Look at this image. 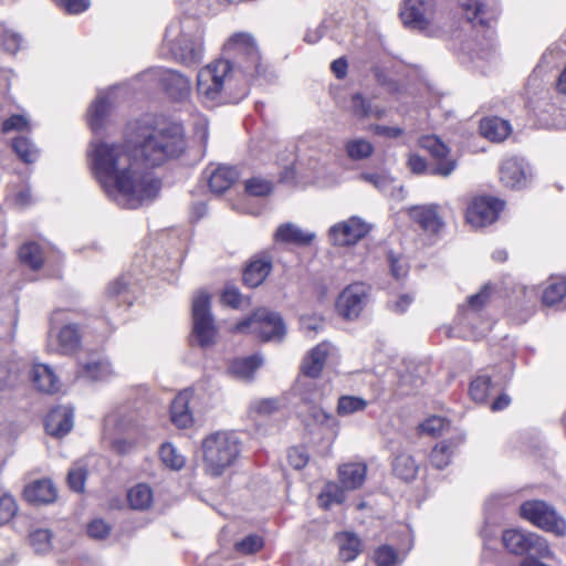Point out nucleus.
<instances>
[{"mask_svg":"<svg viewBox=\"0 0 566 566\" xmlns=\"http://www.w3.org/2000/svg\"><path fill=\"white\" fill-rule=\"evenodd\" d=\"M185 149L181 128H155L138 144H92L88 158L92 171L106 196L118 206L136 209L153 201L161 184L147 167H156Z\"/></svg>","mask_w":566,"mask_h":566,"instance_id":"f257e3e1","label":"nucleus"},{"mask_svg":"<svg viewBox=\"0 0 566 566\" xmlns=\"http://www.w3.org/2000/svg\"><path fill=\"white\" fill-rule=\"evenodd\" d=\"M248 84L227 59L209 63L197 74V92L206 104L238 102L248 93Z\"/></svg>","mask_w":566,"mask_h":566,"instance_id":"f03ea898","label":"nucleus"},{"mask_svg":"<svg viewBox=\"0 0 566 566\" xmlns=\"http://www.w3.org/2000/svg\"><path fill=\"white\" fill-rule=\"evenodd\" d=\"M164 46L185 65L198 64L203 56V29L193 17L172 20L166 29Z\"/></svg>","mask_w":566,"mask_h":566,"instance_id":"7ed1b4c3","label":"nucleus"},{"mask_svg":"<svg viewBox=\"0 0 566 566\" xmlns=\"http://www.w3.org/2000/svg\"><path fill=\"white\" fill-rule=\"evenodd\" d=\"M206 471L213 476L221 475L239 455V439L234 433L219 431L202 441Z\"/></svg>","mask_w":566,"mask_h":566,"instance_id":"20e7f679","label":"nucleus"},{"mask_svg":"<svg viewBox=\"0 0 566 566\" xmlns=\"http://www.w3.org/2000/svg\"><path fill=\"white\" fill-rule=\"evenodd\" d=\"M223 51L240 77L249 81L261 74V55L251 34L244 32L233 34L224 43Z\"/></svg>","mask_w":566,"mask_h":566,"instance_id":"39448f33","label":"nucleus"},{"mask_svg":"<svg viewBox=\"0 0 566 566\" xmlns=\"http://www.w3.org/2000/svg\"><path fill=\"white\" fill-rule=\"evenodd\" d=\"M234 329L254 334L264 342H281L286 334L282 317L265 308L255 311L251 317L237 324Z\"/></svg>","mask_w":566,"mask_h":566,"instance_id":"423d86ee","label":"nucleus"},{"mask_svg":"<svg viewBox=\"0 0 566 566\" xmlns=\"http://www.w3.org/2000/svg\"><path fill=\"white\" fill-rule=\"evenodd\" d=\"M399 15L407 29L432 34L437 29V0H403Z\"/></svg>","mask_w":566,"mask_h":566,"instance_id":"0eeeda50","label":"nucleus"},{"mask_svg":"<svg viewBox=\"0 0 566 566\" xmlns=\"http://www.w3.org/2000/svg\"><path fill=\"white\" fill-rule=\"evenodd\" d=\"M193 334L202 347H208L216 342L218 332L210 312V296L206 292H199L192 301Z\"/></svg>","mask_w":566,"mask_h":566,"instance_id":"6e6552de","label":"nucleus"},{"mask_svg":"<svg viewBox=\"0 0 566 566\" xmlns=\"http://www.w3.org/2000/svg\"><path fill=\"white\" fill-rule=\"evenodd\" d=\"M521 515L537 527L556 536L566 534V522L554 509L542 501H527L521 505Z\"/></svg>","mask_w":566,"mask_h":566,"instance_id":"1a4fd4ad","label":"nucleus"},{"mask_svg":"<svg viewBox=\"0 0 566 566\" xmlns=\"http://www.w3.org/2000/svg\"><path fill=\"white\" fill-rule=\"evenodd\" d=\"M502 542L509 552L516 555L530 554L539 557H549L552 555L546 539L535 533L507 530L503 533Z\"/></svg>","mask_w":566,"mask_h":566,"instance_id":"9d476101","label":"nucleus"},{"mask_svg":"<svg viewBox=\"0 0 566 566\" xmlns=\"http://www.w3.org/2000/svg\"><path fill=\"white\" fill-rule=\"evenodd\" d=\"M369 301V287L364 283H353L346 286L336 300L338 314L346 319L357 318Z\"/></svg>","mask_w":566,"mask_h":566,"instance_id":"9b49d317","label":"nucleus"},{"mask_svg":"<svg viewBox=\"0 0 566 566\" xmlns=\"http://www.w3.org/2000/svg\"><path fill=\"white\" fill-rule=\"evenodd\" d=\"M371 226L359 217H350L344 221L337 222L328 230V238L332 244L338 247H348L356 244L365 238Z\"/></svg>","mask_w":566,"mask_h":566,"instance_id":"f8f14e48","label":"nucleus"},{"mask_svg":"<svg viewBox=\"0 0 566 566\" xmlns=\"http://www.w3.org/2000/svg\"><path fill=\"white\" fill-rule=\"evenodd\" d=\"M503 206L504 203L495 198H476L467 210V221L474 228L486 227L497 219Z\"/></svg>","mask_w":566,"mask_h":566,"instance_id":"ddd939ff","label":"nucleus"},{"mask_svg":"<svg viewBox=\"0 0 566 566\" xmlns=\"http://www.w3.org/2000/svg\"><path fill=\"white\" fill-rule=\"evenodd\" d=\"M420 145L438 160L437 165L430 171L432 175L448 177L454 171L457 161L447 158L449 148L437 136L422 137Z\"/></svg>","mask_w":566,"mask_h":566,"instance_id":"4468645a","label":"nucleus"},{"mask_svg":"<svg viewBox=\"0 0 566 566\" xmlns=\"http://www.w3.org/2000/svg\"><path fill=\"white\" fill-rule=\"evenodd\" d=\"M197 395L191 389L180 391L171 402L170 419L178 428H188L192 423L190 409L196 408Z\"/></svg>","mask_w":566,"mask_h":566,"instance_id":"2eb2a0df","label":"nucleus"},{"mask_svg":"<svg viewBox=\"0 0 566 566\" xmlns=\"http://www.w3.org/2000/svg\"><path fill=\"white\" fill-rule=\"evenodd\" d=\"M500 178L505 187L512 189L523 187L528 178L527 166L517 158H507L500 168Z\"/></svg>","mask_w":566,"mask_h":566,"instance_id":"dca6fc26","label":"nucleus"},{"mask_svg":"<svg viewBox=\"0 0 566 566\" xmlns=\"http://www.w3.org/2000/svg\"><path fill=\"white\" fill-rule=\"evenodd\" d=\"M438 208L437 205L413 206L408 209V214L424 231L437 233L443 227Z\"/></svg>","mask_w":566,"mask_h":566,"instance_id":"f3484780","label":"nucleus"},{"mask_svg":"<svg viewBox=\"0 0 566 566\" xmlns=\"http://www.w3.org/2000/svg\"><path fill=\"white\" fill-rule=\"evenodd\" d=\"M73 427V409L70 407H57L51 410L45 420L46 432L53 437H63Z\"/></svg>","mask_w":566,"mask_h":566,"instance_id":"a211bd4d","label":"nucleus"},{"mask_svg":"<svg viewBox=\"0 0 566 566\" xmlns=\"http://www.w3.org/2000/svg\"><path fill=\"white\" fill-rule=\"evenodd\" d=\"M332 346L329 343H321L310 350L302 361V373L311 378H316L321 375L326 359L331 354Z\"/></svg>","mask_w":566,"mask_h":566,"instance_id":"6ab92c4d","label":"nucleus"},{"mask_svg":"<svg viewBox=\"0 0 566 566\" xmlns=\"http://www.w3.org/2000/svg\"><path fill=\"white\" fill-rule=\"evenodd\" d=\"M30 379L41 392L54 394L60 389L59 378L49 365L34 364L30 370Z\"/></svg>","mask_w":566,"mask_h":566,"instance_id":"aec40b11","label":"nucleus"},{"mask_svg":"<svg viewBox=\"0 0 566 566\" xmlns=\"http://www.w3.org/2000/svg\"><path fill=\"white\" fill-rule=\"evenodd\" d=\"M160 81L167 93L175 99L186 98L191 91L188 77L172 70L160 71Z\"/></svg>","mask_w":566,"mask_h":566,"instance_id":"412c9836","label":"nucleus"},{"mask_svg":"<svg viewBox=\"0 0 566 566\" xmlns=\"http://www.w3.org/2000/svg\"><path fill=\"white\" fill-rule=\"evenodd\" d=\"M114 374L111 363L104 358H91L81 363L77 377L87 380H106Z\"/></svg>","mask_w":566,"mask_h":566,"instance_id":"4be33fe9","label":"nucleus"},{"mask_svg":"<svg viewBox=\"0 0 566 566\" xmlns=\"http://www.w3.org/2000/svg\"><path fill=\"white\" fill-rule=\"evenodd\" d=\"M315 238V233L305 232L293 223L281 224L275 233L274 240L282 243H292L297 245L310 244Z\"/></svg>","mask_w":566,"mask_h":566,"instance_id":"5701e85b","label":"nucleus"},{"mask_svg":"<svg viewBox=\"0 0 566 566\" xmlns=\"http://www.w3.org/2000/svg\"><path fill=\"white\" fill-rule=\"evenodd\" d=\"M56 495V489L50 480L35 481L24 490V496L31 503H52Z\"/></svg>","mask_w":566,"mask_h":566,"instance_id":"b1692460","label":"nucleus"},{"mask_svg":"<svg viewBox=\"0 0 566 566\" xmlns=\"http://www.w3.org/2000/svg\"><path fill=\"white\" fill-rule=\"evenodd\" d=\"M338 555L343 562L354 560L361 552V541L353 532H340L335 535Z\"/></svg>","mask_w":566,"mask_h":566,"instance_id":"393cba45","label":"nucleus"},{"mask_svg":"<svg viewBox=\"0 0 566 566\" xmlns=\"http://www.w3.org/2000/svg\"><path fill=\"white\" fill-rule=\"evenodd\" d=\"M367 468L361 463H346L339 467V482L346 490L360 488L366 478Z\"/></svg>","mask_w":566,"mask_h":566,"instance_id":"a878e982","label":"nucleus"},{"mask_svg":"<svg viewBox=\"0 0 566 566\" xmlns=\"http://www.w3.org/2000/svg\"><path fill=\"white\" fill-rule=\"evenodd\" d=\"M238 179L235 169L227 166H219L209 172V187L214 193H222L228 190Z\"/></svg>","mask_w":566,"mask_h":566,"instance_id":"bb28decb","label":"nucleus"},{"mask_svg":"<svg viewBox=\"0 0 566 566\" xmlns=\"http://www.w3.org/2000/svg\"><path fill=\"white\" fill-rule=\"evenodd\" d=\"M480 132L490 140L502 142L510 135L511 126L509 122L499 117L485 118L481 120Z\"/></svg>","mask_w":566,"mask_h":566,"instance_id":"cd10ccee","label":"nucleus"},{"mask_svg":"<svg viewBox=\"0 0 566 566\" xmlns=\"http://www.w3.org/2000/svg\"><path fill=\"white\" fill-rule=\"evenodd\" d=\"M56 350L62 354L74 353L80 347L81 343V336L77 326L73 324L63 326L56 335Z\"/></svg>","mask_w":566,"mask_h":566,"instance_id":"c85d7f7f","label":"nucleus"},{"mask_svg":"<svg viewBox=\"0 0 566 566\" xmlns=\"http://www.w3.org/2000/svg\"><path fill=\"white\" fill-rule=\"evenodd\" d=\"M271 271V262L265 259L253 260L244 270L243 281L251 287H256L266 279Z\"/></svg>","mask_w":566,"mask_h":566,"instance_id":"c756f323","label":"nucleus"},{"mask_svg":"<svg viewBox=\"0 0 566 566\" xmlns=\"http://www.w3.org/2000/svg\"><path fill=\"white\" fill-rule=\"evenodd\" d=\"M359 178L361 180L373 185L374 187H376L377 189L381 190L382 192H386V193H388L390 196H395L398 199H402L403 198V188H402V186L394 185V181L389 177H387V176L379 175V174H368V172H365V174H361L359 176Z\"/></svg>","mask_w":566,"mask_h":566,"instance_id":"7c9ffc66","label":"nucleus"},{"mask_svg":"<svg viewBox=\"0 0 566 566\" xmlns=\"http://www.w3.org/2000/svg\"><path fill=\"white\" fill-rule=\"evenodd\" d=\"M127 499L134 510H147L153 503V490L147 484H137L128 491Z\"/></svg>","mask_w":566,"mask_h":566,"instance_id":"2f4dec72","label":"nucleus"},{"mask_svg":"<svg viewBox=\"0 0 566 566\" xmlns=\"http://www.w3.org/2000/svg\"><path fill=\"white\" fill-rule=\"evenodd\" d=\"M111 104L104 95H98L88 111V125L92 130L97 132L103 127L108 115Z\"/></svg>","mask_w":566,"mask_h":566,"instance_id":"473e14b6","label":"nucleus"},{"mask_svg":"<svg viewBox=\"0 0 566 566\" xmlns=\"http://www.w3.org/2000/svg\"><path fill=\"white\" fill-rule=\"evenodd\" d=\"M418 464L415 459L407 453L398 454L394 461V473L405 481H411L418 473Z\"/></svg>","mask_w":566,"mask_h":566,"instance_id":"72a5a7b5","label":"nucleus"},{"mask_svg":"<svg viewBox=\"0 0 566 566\" xmlns=\"http://www.w3.org/2000/svg\"><path fill=\"white\" fill-rule=\"evenodd\" d=\"M20 261L32 270H39L44 262L41 247L35 242H27L19 250Z\"/></svg>","mask_w":566,"mask_h":566,"instance_id":"f704fd0d","label":"nucleus"},{"mask_svg":"<svg viewBox=\"0 0 566 566\" xmlns=\"http://www.w3.org/2000/svg\"><path fill=\"white\" fill-rule=\"evenodd\" d=\"M282 402L276 398L255 399L250 403L249 415L253 418L269 417L282 409Z\"/></svg>","mask_w":566,"mask_h":566,"instance_id":"c9c22d12","label":"nucleus"},{"mask_svg":"<svg viewBox=\"0 0 566 566\" xmlns=\"http://www.w3.org/2000/svg\"><path fill=\"white\" fill-rule=\"evenodd\" d=\"M262 358L258 356H251L247 358L235 359L231 364V373L237 375L241 379L249 380L253 377L255 370L261 366Z\"/></svg>","mask_w":566,"mask_h":566,"instance_id":"e433bc0d","label":"nucleus"},{"mask_svg":"<svg viewBox=\"0 0 566 566\" xmlns=\"http://www.w3.org/2000/svg\"><path fill=\"white\" fill-rule=\"evenodd\" d=\"M345 151L352 160H363L371 156L374 146L364 138H353L345 143Z\"/></svg>","mask_w":566,"mask_h":566,"instance_id":"4c0bfd02","label":"nucleus"},{"mask_svg":"<svg viewBox=\"0 0 566 566\" xmlns=\"http://www.w3.org/2000/svg\"><path fill=\"white\" fill-rule=\"evenodd\" d=\"M566 295V280L564 277H551L543 292V303L554 305L560 302Z\"/></svg>","mask_w":566,"mask_h":566,"instance_id":"58836bf2","label":"nucleus"},{"mask_svg":"<svg viewBox=\"0 0 566 566\" xmlns=\"http://www.w3.org/2000/svg\"><path fill=\"white\" fill-rule=\"evenodd\" d=\"M344 490L342 484L327 483L318 497L321 506L328 509L332 504L343 503L345 500Z\"/></svg>","mask_w":566,"mask_h":566,"instance_id":"ea45409f","label":"nucleus"},{"mask_svg":"<svg viewBox=\"0 0 566 566\" xmlns=\"http://www.w3.org/2000/svg\"><path fill=\"white\" fill-rule=\"evenodd\" d=\"M160 459L166 467L172 470H180L186 463L185 457L174 444L168 442L160 448Z\"/></svg>","mask_w":566,"mask_h":566,"instance_id":"a19ab883","label":"nucleus"},{"mask_svg":"<svg viewBox=\"0 0 566 566\" xmlns=\"http://www.w3.org/2000/svg\"><path fill=\"white\" fill-rule=\"evenodd\" d=\"M22 43V38L19 33L8 29L4 24L0 23V50L7 53H17Z\"/></svg>","mask_w":566,"mask_h":566,"instance_id":"79ce46f5","label":"nucleus"},{"mask_svg":"<svg viewBox=\"0 0 566 566\" xmlns=\"http://www.w3.org/2000/svg\"><path fill=\"white\" fill-rule=\"evenodd\" d=\"M12 147L17 155L27 164L35 161L39 156L38 148L29 138H15L13 140Z\"/></svg>","mask_w":566,"mask_h":566,"instance_id":"37998d69","label":"nucleus"},{"mask_svg":"<svg viewBox=\"0 0 566 566\" xmlns=\"http://www.w3.org/2000/svg\"><path fill=\"white\" fill-rule=\"evenodd\" d=\"M453 448L449 442L438 443L430 453V462L437 469H443L450 463Z\"/></svg>","mask_w":566,"mask_h":566,"instance_id":"c03bdc74","label":"nucleus"},{"mask_svg":"<svg viewBox=\"0 0 566 566\" xmlns=\"http://www.w3.org/2000/svg\"><path fill=\"white\" fill-rule=\"evenodd\" d=\"M367 401L356 396H342L338 399L337 412L340 416H348L363 411L367 407Z\"/></svg>","mask_w":566,"mask_h":566,"instance_id":"a18cd8bd","label":"nucleus"},{"mask_svg":"<svg viewBox=\"0 0 566 566\" xmlns=\"http://www.w3.org/2000/svg\"><path fill=\"white\" fill-rule=\"evenodd\" d=\"M491 386V378L486 375H480L470 385V396L476 402H484L488 399Z\"/></svg>","mask_w":566,"mask_h":566,"instance_id":"49530a36","label":"nucleus"},{"mask_svg":"<svg viewBox=\"0 0 566 566\" xmlns=\"http://www.w3.org/2000/svg\"><path fill=\"white\" fill-rule=\"evenodd\" d=\"M459 3L470 21H478L481 24L485 23L486 9L483 3L478 0H459Z\"/></svg>","mask_w":566,"mask_h":566,"instance_id":"de8ad7c7","label":"nucleus"},{"mask_svg":"<svg viewBox=\"0 0 566 566\" xmlns=\"http://www.w3.org/2000/svg\"><path fill=\"white\" fill-rule=\"evenodd\" d=\"M352 103L354 113L361 117L376 116L380 118L384 113L378 108H374L370 102L366 101L360 94H355Z\"/></svg>","mask_w":566,"mask_h":566,"instance_id":"09e8293b","label":"nucleus"},{"mask_svg":"<svg viewBox=\"0 0 566 566\" xmlns=\"http://www.w3.org/2000/svg\"><path fill=\"white\" fill-rule=\"evenodd\" d=\"M30 544L36 553H46L51 548V533L48 530H36L30 534Z\"/></svg>","mask_w":566,"mask_h":566,"instance_id":"8fccbe9b","label":"nucleus"},{"mask_svg":"<svg viewBox=\"0 0 566 566\" xmlns=\"http://www.w3.org/2000/svg\"><path fill=\"white\" fill-rule=\"evenodd\" d=\"M263 547V539L258 535H248L243 539L235 543L237 552L248 555L260 551Z\"/></svg>","mask_w":566,"mask_h":566,"instance_id":"3c124183","label":"nucleus"},{"mask_svg":"<svg viewBox=\"0 0 566 566\" xmlns=\"http://www.w3.org/2000/svg\"><path fill=\"white\" fill-rule=\"evenodd\" d=\"M245 190L251 196L264 197L271 193L272 185L264 179L251 178L245 181Z\"/></svg>","mask_w":566,"mask_h":566,"instance_id":"603ef678","label":"nucleus"},{"mask_svg":"<svg viewBox=\"0 0 566 566\" xmlns=\"http://www.w3.org/2000/svg\"><path fill=\"white\" fill-rule=\"evenodd\" d=\"M375 562L378 566H394L398 564L397 552L388 545L380 546L375 552Z\"/></svg>","mask_w":566,"mask_h":566,"instance_id":"864d4df0","label":"nucleus"},{"mask_svg":"<svg viewBox=\"0 0 566 566\" xmlns=\"http://www.w3.org/2000/svg\"><path fill=\"white\" fill-rule=\"evenodd\" d=\"M447 426H448V422L446 421L444 418L433 416V417L428 418L420 424V430L423 433L434 437V436L440 434L446 429Z\"/></svg>","mask_w":566,"mask_h":566,"instance_id":"5fc2aeb1","label":"nucleus"},{"mask_svg":"<svg viewBox=\"0 0 566 566\" xmlns=\"http://www.w3.org/2000/svg\"><path fill=\"white\" fill-rule=\"evenodd\" d=\"M17 504L11 495L4 494L0 497V524H6L15 515Z\"/></svg>","mask_w":566,"mask_h":566,"instance_id":"6e6d98bb","label":"nucleus"},{"mask_svg":"<svg viewBox=\"0 0 566 566\" xmlns=\"http://www.w3.org/2000/svg\"><path fill=\"white\" fill-rule=\"evenodd\" d=\"M85 480L86 472L84 469L77 467L69 471L67 483L73 491L82 492L84 490Z\"/></svg>","mask_w":566,"mask_h":566,"instance_id":"4d7b16f0","label":"nucleus"},{"mask_svg":"<svg viewBox=\"0 0 566 566\" xmlns=\"http://www.w3.org/2000/svg\"><path fill=\"white\" fill-rule=\"evenodd\" d=\"M289 463L296 470H301L306 467L308 462L307 452L300 447H294L289 450L287 453Z\"/></svg>","mask_w":566,"mask_h":566,"instance_id":"13d9d810","label":"nucleus"},{"mask_svg":"<svg viewBox=\"0 0 566 566\" xmlns=\"http://www.w3.org/2000/svg\"><path fill=\"white\" fill-rule=\"evenodd\" d=\"M29 129V122L22 115H12L6 119L2 124V132L9 133L11 130H23Z\"/></svg>","mask_w":566,"mask_h":566,"instance_id":"bf43d9fd","label":"nucleus"},{"mask_svg":"<svg viewBox=\"0 0 566 566\" xmlns=\"http://www.w3.org/2000/svg\"><path fill=\"white\" fill-rule=\"evenodd\" d=\"M111 527L103 520H94L88 524L87 533L96 539L105 538L109 534Z\"/></svg>","mask_w":566,"mask_h":566,"instance_id":"052dcab7","label":"nucleus"},{"mask_svg":"<svg viewBox=\"0 0 566 566\" xmlns=\"http://www.w3.org/2000/svg\"><path fill=\"white\" fill-rule=\"evenodd\" d=\"M491 286L489 284L484 285L479 293L470 296L469 307L473 311L480 310L489 300Z\"/></svg>","mask_w":566,"mask_h":566,"instance_id":"680f3d73","label":"nucleus"},{"mask_svg":"<svg viewBox=\"0 0 566 566\" xmlns=\"http://www.w3.org/2000/svg\"><path fill=\"white\" fill-rule=\"evenodd\" d=\"M221 301L223 304L237 308L242 302V295L235 287H227L221 295Z\"/></svg>","mask_w":566,"mask_h":566,"instance_id":"e2e57ef3","label":"nucleus"},{"mask_svg":"<svg viewBox=\"0 0 566 566\" xmlns=\"http://www.w3.org/2000/svg\"><path fill=\"white\" fill-rule=\"evenodd\" d=\"M389 262L391 274L396 279H402L408 274V265L402 259L390 255Z\"/></svg>","mask_w":566,"mask_h":566,"instance_id":"0e129e2a","label":"nucleus"},{"mask_svg":"<svg viewBox=\"0 0 566 566\" xmlns=\"http://www.w3.org/2000/svg\"><path fill=\"white\" fill-rule=\"evenodd\" d=\"M61 6L72 14L81 13L88 8V0H60Z\"/></svg>","mask_w":566,"mask_h":566,"instance_id":"69168bd1","label":"nucleus"},{"mask_svg":"<svg viewBox=\"0 0 566 566\" xmlns=\"http://www.w3.org/2000/svg\"><path fill=\"white\" fill-rule=\"evenodd\" d=\"M323 326V321L316 316H303L301 318V327L304 333L311 334L317 332Z\"/></svg>","mask_w":566,"mask_h":566,"instance_id":"338daca9","label":"nucleus"},{"mask_svg":"<svg viewBox=\"0 0 566 566\" xmlns=\"http://www.w3.org/2000/svg\"><path fill=\"white\" fill-rule=\"evenodd\" d=\"M109 444L119 454L128 453L135 447L134 441L123 438H109Z\"/></svg>","mask_w":566,"mask_h":566,"instance_id":"774afa93","label":"nucleus"}]
</instances>
